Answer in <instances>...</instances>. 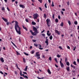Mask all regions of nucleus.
I'll use <instances>...</instances> for the list:
<instances>
[{
  "mask_svg": "<svg viewBox=\"0 0 79 79\" xmlns=\"http://www.w3.org/2000/svg\"><path fill=\"white\" fill-rule=\"evenodd\" d=\"M14 22L15 23V29L17 33L19 34H21V31L20 30L21 29V27H19V25H18V22L17 21H14L11 22L12 23H14Z\"/></svg>",
  "mask_w": 79,
  "mask_h": 79,
  "instance_id": "obj_1",
  "label": "nucleus"
},
{
  "mask_svg": "<svg viewBox=\"0 0 79 79\" xmlns=\"http://www.w3.org/2000/svg\"><path fill=\"white\" fill-rule=\"evenodd\" d=\"M46 21L47 22L48 26V27H50V24L51 23L50 20V19H47L46 20Z\"/></svg>",
  "mask_w": 79,
  "mask_h": 79,
  "instance_id": "obj_2",
  "label": "nucleus"
},
{
  "mask_svg": "<svg viewBox=\"0 0 79 79\" xmlns=\"http://www.w3.org/2000/svg\"><path fill=\"white\" fill-rule=\"evenodd\" d=\"M20 76H23V77H24L25 78L28 79V77H27V75H24V74H22V71H21V70L20 71Z\"/></svg>",
  "mask_w": 79,
  "mask_h": 79,
  "instance_id": "obj_3",
  "label": "nucleus"
},
{
  "mask_svg": "<svg viewBox=\"0 0 79 79\" xmlns=\"http://www.w3.org/2000/svg\"><path fill=\"white\" fill-rule=\"evenodd\" d=\"M38 17H39V15L37 13H36L33 15V18L34 19H37Z\"/></svg>",
  "mask_w": 79,
  "mask_h": 79,
  "instance_id": "obj_4",
  "label": "nucleus"
},
{
  "mask_svg": "<svg viewBox=\"0 0 79 79\" xmlns=\"http://www.w3.org/2000/svg\"><path fill=\"white\" fill-rule=\"evenodd\" d=\"M33 27V31H35V32H36V34H38V33H39V32H38V31H37V28H36V27Z\"/></svg>",
  "mask_w": 79,
  "mask_h": 79,
  "instance_id": "obj_5",
  "label": "nucleus"
},
{
  "mask_svg": "<svg viewBox=\"0 0 79 79\" xmlns=\"http://www.w3.org/2000/svg\"><path fill=\"white\" fill-rule=\"evenodd\" d=\"M19 6L20 8H23V9H24V8H25V6L22 4L20 5Z\"/></svg>",
  "mask_w": 79,
  "mask_h": 79,
  "instance_id": "obj_6",
  "label": "nucleus"
},
{
  "mask_svg": "<svg viewBox=\"0 0 79 79\" xmlns=\"http://www.w3.org/2000/svg\"><path fill=\"white\" fill-rule=\"evenodd\" d=\"M55 33H56V34H58V35H60V32H59L57 30H55Z\"/></svg>",
  "mask_w": 79,
  "mask_h": 79,
  "instance_id": "obj_7",
  "label": "nucleus"
},
{
  "mask_svg": "<svg viewBox=\"0 0 79 79\" xmlns=\"http://www.w3.org/2000/svg\"><path fill=\"white\" fill-rule=\"evenodd\" d=\"M2 19L3 20H4V21H5V22H8V20H7V19H4V18L3 17L2 18Z\"/></svg>",
  "mask_w": 79,
  "mask_h": 79,
  "instance_id": "obj_8",
  "label": "nucleus"
},
{
  "mask_svg": "<svg viewBox=\"0 0 79 79\" xmlns=\"http://www.w3.org/2000/svg\"><path fill=\"white\" fill-rule=\"evenodd\" d=\"M0 60L2 62H4V60L3 59V57H1V58H0Z\"/></svg>",
  "mask_w": 79,
  "mask_h": 79,
  "instance_id": "obj_9",
  "label": "nucleus"
},
{
  "mask_svg": "<svg viewBox=\"0 0 79 79\" xmlns=\"http://www.w3.org/2000/svg\"><path fill=\"white\" fill-rule=\"evenodd\" d=\"M35 56L37 58V60H39L40 58V56H37L35 55Z\"/></svg>",
  "mask_w": 79,
  "mask_h": 79,
  "instance_id": "obj_10",
  "label": "nucleus"
},
{
  "mask_svg": "<svg viewBox=\"0 0 79 79\" xmlns=\"http://www.w3.org/2000/svg\"><path fill=\"white\" fill-rule=\"evenodd\" d=\"M37 34L36 33V31H35L34 32V33H33V34H32V35L34 36V35H37Z\"/></svg>",
  "mask_w": 79,
  "mask_h": 79,
  "instance_id": "obj_11",
  "label": "nucleus"
},
{
  "mask_svg": "<svg viewBox=\"0 0 79 79\" xmlns=\"http://www.w3.org/2000/svg\"><path fill=\"white\" fill-rule=\"evenodd\" d=\"M4 68H5V69H6L7 70H8V66H7L6 65H5L4 66Z\"/></svg>",
  "mask_w": 79,
  "mask_h": 79,
  "instance_id": "obj_12",
  "label": "nucleus"
},
{
  "mask_svg": "<svg viewBox=\"0 0 79 79\" xmlns=\"http://www.w3.org/2000/svg\"><path fill=\"white\" fill-rule=\"evenodd\" d=\"M39 52H37L36 53V55L35 56H40V54H39Z\"/></svg>",
  "mask_w": 79,
  "mask_h": 79,
  "instance_id": "obj_13",
  "label": "nucleus"
},
{
  "mask_svg": "<svg viewBox=\"0 0 79 79\" xmlns=\"http://www.w3.org/2000/svg\"><path fill=\"white\" fill-rule=\"evenodd\" d=\"M48 72L49 74H51V73H51V71H50V70L49 69H48Z\"/></svg>",
  "mask_w": 79,
  "mask_h": 79,
  "instance_id": "obj_14",
  "label": "nucleus"
},
{
  "mask_svg": "<svg viewBox=\"0 0 79 79\" xmlns=\"http://www.w3.org/2000/svg\"><path fill=\"white\" fill-rule=\"evenodd\" d=\"M28 67L27 66H26L25 67V68L24 69V71H27V68Z\"/></svg>",
  "mask_w": 79,
  "mask_h": 79,
  "instance_id": "obj_15",
  "label": "nucleus"
},
{
  "mask_svg": "<svg viewBox=\"0 0 79 79\" xmlns=\"http://www.w3.org/2000/svg\"><path fill=\"white\" fill-rule=\"evenodd\" d=\"M23 28L24 29H25L27 31V28H26V27H24V25H23Z\"/></svg>",
  "mask_w": 79,
  "mask_h": 79,
  "instance_id": "obj_16",
  "label": "nucleus"
},
{
  "mask_svg": "<svg viewBox=\"0 0 79 79\" xmlns=\"http://www.w3.org/2000/svg\"><path fill=\"white\" fill-rule=\"evenodd\" d=\"M60 66L62 68H63L64 67V64H63L62 63L60 64Z\"/></svg>",
  "mask_w": 79,
  "mask_h": 79,
  "instance_id": "obj_17",
  "label": "nucleus"
},
{
  "mask_svg": "<svg viewBox=\"0 0 79 79\" xmlns=\"http://www.w3.org/2000/svg\"><path fill=\"white\" fill-rule=\"evenodd\" d=\"M66 69L67 70V71H69L70 70V68L69 67H67L66 68Z\"/></svg>",
  "mask_w": 79,
  "mask_h": 79,
  "instance_id": "obj_18",
  "label": "nucleus"
},
{
  "mask_svg": "<svg viewBox=\"0 0 79 79\" xmlns=\"http://www.w3.org/2000/svg\"><path fill=\"white\" fill-rule=\"evenodd\" d=\"M11 42L12 44H13L14 46H15V47H16V45H15V44H14V43H13V42L11 41Z\"/></svg>",
  "mask_w": 79,
  "mask_h": 79,
  "instance_id": "obj_19",
  "label": "nucleus"
},
{
  "mask_svg": "<svg viewBox=\"0 0 79 79\" xmlns=\"http://www.w3.org/2000/svg\"><path fill=\"white\" fill-rule=\"evenodd\" d=\"M32 25H35V24H36V23L34 22H32Z\"/></svg>",
  "mask_w": 79,
  "mask_h": 79,
  "instance_id": "obj_20",
  "label": "nucleus"
},
{
  "mask_svg": "<svg viewBox=\"0 0 79 79\" xmlns=\"http://www.w3.org/2000/svg\"><path fill=\"white\" fill-rule=\"evenodd\" d=\"M60 26H61L62 27H63V22H62L60 24Z\"/></svg>",
  "mask_w": 79,
  "mask_h": 79,
  "instance_id": "obj_21",
  "label": "nucleus"
},
{
  "mask_svg": "<svg viewBox=\"0 0 79 79\" xmlns=\"http://www.w3.org/2000/svg\"><path fill=\"white\" fill-rule=\"evenodd\" d=\"M68 23L69 24V26H70L71 25V21H70L68 20Z\"/></svg>",
  "mask_w": 79,
  "mask_h": 79,
  "instance_id": "obj_22",
  "label": "nucleus"
},
{
  "mask_svg": "<svg viewBox=\"0 0 79 79\" xmlns=\"http://www.w3.org/2000/svg\"><path fill=\"white\" fill-rule=\"evenodd\" d=\"M49 39L50 40H52V39H53V37L52 36V35L50 36L49 37Z\"/></svg>",
  "mask_w": 79,
  "mask_h": 79,
  "instance_id": "obj_23",
  "label": "nucleus"
},
{
  "mask_svg": "<svg viewBox=\"0 0 79 79\" xmlns=\"http://www.w3.org/2000/svg\"><path fill=\"white\" fill-rule=\"evenodd\" d=\"M35 52V51H32L31 52V54H34Z\"/></svg>",
  "mask_w": 79,
  "mask_h": 79,
  "instance_id": "obj_24",
  "label": "nucleus"
},
{
  "mask_svg": "<svg viewBox=\"0 0 79 79\" xmlns=\"http://www.w3.org/2000/svg\"><path fill=\"white\" fill-rule=\"evenodd\" d=\"M45 43L47 44L46 45H48V41H45Z\"/></svg>",
  "mask_w": 79,
  "mask_h": 79,
  "instance_id": "obj_25",
  "label": "nucleus"
},
{
  "mask_svg": "<svg viewBox=\"0 0 79 79\" xmlns=\"http://www.w3.org/2000/svg\"><path fill=\"white\" fill-rule=\"evenodd\" d=\"M16 52L17 53V55H21L20 53H19L18 51H16Z\"/></svg>",
  "mask_w": 79,
  "mask_h": 79,
  "instance_id": "obj_26",
  "label": "nucleus"
},
{
  "mask_svg": "<svg viewBox=\"0 0 79 79\" xmlns=\"http://www.w3.org/2000/svg\"><path fill=\"white\" fill-rule=\"evenodd\" d=\"M2 11H5V7H2Z\"/></svg>",
  "mask_w": 79,
  "mask_h": 79,
  "instance_id": "obj_27",
  "label": "nucleus"
},
{
  "mask_svg": "<svg viewBox=\"0 0 79 79\" xmlns=\"http://www.w3.org/2000/svg\"><path fill=\"white\" fill-rule=\"evenodd\" d=\"M37 79H44V77H42V78H40L37 77Z\"/></svg>",
  "mask_w": 79,
  "mask_h": 79,
  "instance_id": "obj_28",
  "label": "nucleus"
},
{
  "mask_svg": "<svg viewBox=\"0 0 79 79\" xmlns=\"http://www.w3.org/2000/svg\"><path fill=\"white\" fill-rule=\"evenodd\" d=\"M23 53H24L25 55H26V56H28V55H29V54H28L26 53V52H23Z\"/></svg>",
  "mask_w": 79,
  "mask_h": 79,
  "instance_id": "obj_29",
  "label": "nucleus"
},
{
  "mask_svg": "<svg viewBox=\"0 0 79 79\" xmlns=\"http://www.w3.org/2000/svg\"><path fill=\"white\" fill-rule=\"evenodd\" d=\"M55 22L56 23H58V19H55Z\"/></svg>",
  "mask_w": 79,
  "mask_h": 79,
  "instance_id": "obj_30",
  "label": "nucleus"
},
{
  "mask_svg": "<svg viewBox=\"0 0 79 79\" xmlns=\"http://www.w3.org/2000/svg\"><path fill=\"white\" fill-rule=\"evenodd\" d=\"M74 23L75 24V25H77V21H75L74 22Z\"/></svg>",
  "mask_w": 79,
  "mask_h": 79,
  "instance_id": "obj_31",
  "label": "nucleus"
},
{
  "mask_svg": "<svg viewBox=\"0 0 79 79\" xmlns=\"http://www.w3.org/2000/svg\"><path fill=\"white\" fill-rule=\"evenodd\" d=\"M52 6H55V5H54V4H53V1H52V4L51 5Z\"/></svg>",
  "mask_w": 79,
  "mask_h": 79,
  "instance_id": "obj_32",
  "label": "nucleus"
},
{
  "mask_svg": "<svg viewBox=\"0 0 79 79\" xmlns=\"http://www.w3.org/2000/svg\"><path fill=\"white\" fill-rule=\"evenodd\" d=\"M66 64L67 66H69V63L68 62H67Z\"/></svg>",
  "mask_w": 79,
  "mask_h": 79,
  "instance_id": "obj_33",
  "label": "nucleus"
},
{
  "mask_svg": "<svg viewBox=\"0 0 79 79\" xmlns=\"http://www.w3.org/2000/svg\"><path fill=\"white\" fill-rule=\"evenodd\" d=\"M49 32H50V31H49V30L47 31V35H48V34H49Z\"/></svg>",
  "mask_w": 79,
  "mask_h": 79,
  "instance_id": "obj_34",
  "label": "nucleus"
},
{
  "mask_svg": "<svg viewBox=\"0 0 79 79\" xmlns=\"http://www.w3.org/2000/svg\"><path fill=\"white\" fill-rule=\"evenodd\" d=\"M44 6L46 8H47V3H46L44 5Z\"/></svg>",
  "mask_w": 79,
  "mask_h": 79,
  "instance_id": "obj_35",
  "label": "nucleus"
},
{
  "mask_svg": "<svg viewBox=\"0 0 79 79\" xmlns=\"http://www.w3.org/2000/svg\"><path fill=\"white\" fill-rule=\"evenodd\" d=\"M39 2H40V3H42V0H38Z\"/></svg>",
  "mask_w": 79,
  "mask_h": 79,
  "instance_id": "obj_36",
  "label": "nucleus"
},
{
  "mask_svg": "<svg viewBox=\"0 0 79 79\" xmlns=\"http://www.w3.org/2000/svg\"><path fill=\"white\" fill-rule=\"evenodd\" d=\"M54 60H55V61H56V63H58V61H57V58H55Z\"/></svg>",
  "mask_w": 79,
  "mask_h": 79,
  "instance_id": "obj_37",
  "label": "nucleus"
},
{
  "mask_svg": "<svg viewBox=\"0 0 79 79\" xmlns=\"http://www.w3.org/2000/svg\"><path fill=\"white\" fill-rule=\"evenodd\" d=\"M42 35L43 37H45V34L44 33L42 34H41Z\"/></svg>",
  "mask_w": 79,
  "mask_h": 79,
  "instance_id": "obj_38",
  "label": "nucleus"
},
{
  "mask_svg": "<svg viewBox=\"0 0 79 79\" xmlns=\"http://www.w3.org/2000/svg\"><path fill=\"white\" fill-rule=\"evenodd\" d=\"M73 64H74V65H77V64H76V62L75 61L73 62Z\"/></svg>",
  "mask_w": 79,
  "mask_h": 79,
  "instance_id": "obj_39",
  "label": "nucleus"
},
{
  "mask_svg": "<svg viewBox=\"0 0 79 79\" xmlns=\"http://www.w3.org/2000/svg\"><path fill=\"white\" fill-rule=\"evenodd\" d=\"M59 48H60V50H63V48H62L61 47V46H59Z\"/></svg>",
  "mask_w": 79,
  "mask_h": 79,
  "instance_id": "obj_40",
  "label": "nucleus"
},
{
  "mask_svg": "<svg viewBox=\"0 0 79 79\" xmlns=\"http://www.w3.org/2000/svg\"><path fill=\"white\" fill-rule=\"evenodd\" d=\"M23 61L24 63H26V59L24 58H23Z\"/></svg>",
  "mask_w": 79,
  "mask_h": 79,
  "instance_id": "obj_41",
  "label": "nucleus"
},
{
  "mask_svg": "<svg viewBox=\"0 0 79 79\" xmlns=\"http://www.w3.org/2000/svg\"><path fill=\"white\" fill-rule=\"evenodd\" d=\"M7 10L8 11H10V9H9V8L8 7H7Z\"/></svg>",
  "mask_w": 79,
  "mask_h": 79,
  "instance_id": "obj_42",
  "label": "nucleus"
},
{
  "mask_svg": "<svg viewBox=\"0 0 79 79\" xmlns=\"http://www.w3.org/2000/svg\"><path fill=\"white\" fill-rule=\"evenodd\" d=\"M52 18L54 19V18H55V14H53L52 15Z\"/></svg>",
  "mask_w": 79,
  "mask_h": 79,
  "instance_id": "obj_43",
  "label": "nucleus"
},
{
  "mask_svg": "<svg viewBox=\"0 0 79 79\" xmlns=\"http://www.w3.org/2000/svg\"><path fill=\"white\" fill-rule=\"evenodd\" d=\"M6 24L7 26H8V25H9V24H10V22H6Z\"/></svg>",
  "mask_w": 79,
  "mask_h": 79,
  "instance_id": "obj_44",
  "label": "nucleus"
},
{
  "mask_svg": "<svg viewBox=\"0 0 79 79\" xmlns=\"http://www.w3.org/2000/svg\"><path fill=\"white\" fill-rule=\"evenodd\" d=\"M44 18H46V14H44Z\"/></svg>",
  "mask_w": 79,
  "mask_h": 79,
  "instance_id": "obj_45",
  "label": "nucleus"
},
{
  "mask_svg": "<svg viewBox=\"0 0 79 79\" xmlns=\"http://www.w3.org/2000/svg\"><path fill=\"white\" fill-rule=\"evenodd\" d=\"M49 60H50V61H52V57H49Z\"/></svg>",
  "mask_w": 79,
  "mask_h": 79,
  "instance_id": "obj_46",
  "label": "nucleus"
},
{
  "mask_svg": "<svg viewBox=\"0 0 79 79\" xmlns=\"http://www.w3.org/2000/svg\"><path fill=\"white\" fill-rule=\"evenodd\" d=\"M30 32L32 34V35L33 34V32H32V31L31 30H30Z\"/></svg>",
  "mask_w": 79,
  "mask_h": 79,
  "instance_id": "obj_47",
  "label": "nucleus"
},
{
  "mask_svg": "<svg viewBox=\"0 0 79 79\" xmlns=\"http://www.w3.org/2000/svg\"><path fill=\"white\" fill-rule=\"evenodd\" d=\"M76 46L74 48H73V51H75L76 50Z\"/></svg>",
  "mask_w": 79,
  "mask_h": 79,
  "instance_id": "obj_48",
  "label": "nucleus"
},
{
  "mask_svg": "<svg viewBox=\"0 0 79 79\" xmlns=\"http://www.w3.org/2000/svg\"><path fill=\"white\" fill-rule=\"evenodd\" d=\"M26 22H27V23H28L29 22V21H28V19H26Z\"/></svg>",
  "mask_w": 79,
  "mask_h": 79,
  "instance_id": "obj_49",
  "label": "nucleus"
},
{
  "mask_svg": "<svg viewBox=\"0 0 79 79\" xmlns=\"http://www.w3.org/2000/svg\"><path fill=\"white\" fill-rule=\"evenodd\" d=\"M61 13L63 15H64V12L63 11H61Z\"/></svg>",
  "mask_w": 79,
  "mask_h": 79,
  "instance_id": "obj_50",
  "label": "nucleus"
},
{
  "mask_svg": "<svg viewBox=\"0 0 79 79\" xmlns=\"http://www.w3.org/2000/svg\"><path fill=\"white\" fill-rule=\"evenodd\" d=\"M57 57H58V58H60V57H61V56L60 55H57Z\"/></svg>",
  "mask_w": 79,
  "mask_h": 79,
  "instance_id": "obj_51",
  "label": "nucleus"
},
{
  "mask_svg": "<svg viewBox=\"0 0 79 79\" xmlns=\"http://www.w3.org/2000/svg\"><path fill=\"white\" fill-rule=\"evenodd\" d=\"M34 45L35 46V47H37V46H38V45L35 44H34Z\"/></svg>",
  "mask_w": 79,
  "mask_h": 79,
  "instance_id": "obj_52",
  "label": "nucleus"
},
{
  "mask_svg": "<svg viewBox=\"0 0 79 79\" xmlns=\"http://www.w3.org/2000/svg\"><path fill=\"white\" fill-rule=\"evenodd\" d=\"M67 5H68V6H69V2H67Z\"/></svg>",
  "mask_w": 79,
  "mask_h": 79,
  "instance_id": "obj_53",
  "label": "nucleus"
},
{
  "mask_svg": "<svg viewBox=\"0 0 79 79\" xmlns=\"http://www.w3.org/2000/svg\"><path fill=\"white\" fill-rule=\"evenodd\" d=\"M65 61L66 62H67V58L66 57L65 58Z\"/></svg>",
  "mask_w": 79,
  "mask_h": 79,
  "instance_id": "obj_54",
  "label": "nucleus"
},
{
  "mask_svg": "<svg viewBox=\"0 0 79 79\" xmlns=\"http://www.w3.org/2000/svg\"><path fill=\"white\" fill-rule=\"evenodd\" d=\"M32 41H33V42H36V40H33Z\"/></svg>",
  "mask_w": 79,
  "mask_h": 79,
  "instance_id": "obj_55",
  "label": "nucleus"
},
{
  "mask_svg": "<svg viewBox=\"0 0 79 79\" xmlns=\"http://www.w3.org/2000/svg\"><path fill=\"white\" fill-rule=\"evenodd\" d=\"M58 18L59 19H60V15H58Z\"/></svg>",
  "mask_w": 79,
  "mask_h": 79,
  "instance_id": "obj_56",
  "label": "nucleus"
},
{
  "mask_svg": "<svg viewBox=\"0 0 79 79\" xmlns=\"http://www.w3.org/2000/svg\"><path fill=\"white\" fill-rule=\"evenodd\" d=\"M23 74H27V73L26 72H23Z\"/></svg>",
  "mask_w": 79,
  "mask_h": 79,
  "instance_id": "obj_57",
  "label": "nucleus"
},
{
  "mask_svg": "<svg viewBox=\"0 0 79 79\" xmlns=\"http://www.w3.org/2000/svg\"><path fill=\"white\" fill-rule=\"evenodd\" d=\"M67 48L68 49H70V47L69 46H68Z\"/></svg>",
  "mask_w": 79,
  "mask_h": 79,
  "instance_id": "obj_58",
  "label": "nucleus"
},
{
  "mask_svg": "<svg viewBox=\"0 0 79 79\" xmlns=\"http://www.w3.org/2000/svg\"><path fill=\"white\" fill-rule=\"evenodd\" d=\"M0 73L2 74H3V73L2 72V71L0 72Z\"/></svg>",
  "mask_w": 79,
  "mask_h": 79,
  "instance_id": "obj_59",
  "label": "nucleus"
},
{
  "mask_svg": "<svg viewBox=\"0 0 79 79\" xmlns=\"http://www.w3.org/2000/svg\"><path fill=\"white\" fill-rule=\"evenodd\" d=\"M39 49L40 50H43V48H39Z\"/></svg>",
  "mask_w": 79,
  "mask_h": 79,
  "instance_id": "obj_60",
  "label": "nucleus"
},
{
  "mask_svg": "<svg viewBox=\"0 0 79 79\" xmlns=\"http://www.w3.org/2000/svg\"><path fill=\"white\" fill-rule=\"evenodd\" d=\"M15 74H18V73H17V72H16V71H15Z\"/></svg>",
  "mask_w": 79,
  "mask_h": 79,
  "instance_id": "obj_61",
  "label": "nucleus"
},
{
  "mask_svg": "<svg viewBox=\"0 0 79 79\" xmlns=\"http://www.w3.org/2000/svg\"><path fill=\"white\" fill-rule=\"evenodd\" d=\"M50 35H51V33H50L49 34V33L48 35H48V36H50Z\"/></svg>",
  "mask_w": 79,
  "mask_h": 79,
  "instance_id": "obj_62",
  "label": "nucleus"
},
{
  "mask_svg": "<svg viewBox=\"0 0 79 79\" xmlns=\"http://www.w3.org/2000/svg\"><path fill=\"white\" fill-rule=\"evenodd\" d=\"M42 57H43V58H44V57H45V56H44V55H42Z\"/></svg>",
  "mask_w": 79,
  "mask_h": 79,
  "instance_id": "obj_63",
  "label": "nucleus"
},
{
  "mask_svg": "<svg viewBox=\"0 0 79 79\" xmlns=\"http://www.w3.org/2000/svg\"><path fill=\"white\" fill-rule=\"evenodd\" d=\"M77 62H78V63H79V59H77Z\"/></svg>",
  "mask_w": 79,
  "mask_h": 79,
  "instance_id": "obj_64",
  "label": "nucleus"
}]
</instances>
